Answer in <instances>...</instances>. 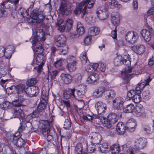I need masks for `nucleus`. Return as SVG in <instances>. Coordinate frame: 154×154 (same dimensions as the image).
Segmentation results:
<instances>
[{
	"instance_id": "32",
	"label": "nucleus",
	"mask_w": 154,
	"mask_h": 154,
	"mask_svg": "<svg viewBox=\"0 0 154 154\" xmlns=\"http://www.w3.org/2000/svg\"><path fill=\"white\" fill-rule=\"evenodd\" d=\"M32 48L34 51H35L38 54H41L43 52V49L42 45L39 42L36 44V45L33 46L32 45Z\"/></svg>"
},
{
	"instance_id": "43",
	"label": "nucleus",
	"mask_w": 154,
	"mask_h": 154,
	"mask_svg": "<svg viewBox=\"0 0 154 154\" xmlns=\"http://www.w3.org/2000/svg\"><path fill=\"white\" fill-rule=\"evenodd\" d=\"M82 150V144L79 143L76 145L74 150L75 154H81Z\"/></svg>"
},
{
	"instance_id": "23",
	"label": "nucleus",
	"mask_w": 154,
	"mask_h": 154,
	"mask_svg": "<svg viewBox=\"0 0 154 154\" xmlns=\"http://www.w3.org/2000/svg\"><path fill=\"white\" fill-rule=\"evenodd\" d=\"M116 129L118 134L122 135L125 133L126 127L122 122H119L116 125Z\"/></svg>"
},
{
	"instance_id": "51",
	"label": "nucleus",
	"mask_w": 154,
	"mask_h": 154,
	"mask_svg": "<svg viewBox=\"0 0 154 154\" xmlns=\"http://www.w3.org/2000/svg\"><path fill=\"white\" fill-rule=\"evenodd\" d=\"M7 4V2H5L4 4L1 5L0 7V17H2L4 14L5 11V8Z\"/></svg>"
},
{
	"instance_id": "40",
	"label": "nucleus",
	"mask_w": 154,
	"mask_h": 154,
	"mask_svg": "<svg viewBox=\"0 0 154 154\" xmlns=\"http://www.w3.org/2000/svg\"><path fill=\"white\" fill-rule=\"evenodd\" d=\"M104 118L103 120H100V119L98 120V121L102 122L103 123V125L108 128H109L111 126V123H112L110 121H109L107 119H106L105 117L103 116Z\"/></svg>"
},
{
	"instance_id": "39",
	"label": "nucleus",
	"mask_w": 154,
	"mask_h": 154,
	"mask_svg": "<svg viewBox=\"0 0 154 154\" xmlns=\"http://www.w3.org/2000/svg\"><path fill=\"white\" fill-rule=\"evenodd\" d=\"M120 147L117 144H114L110 146L112 154H118L120 151Z\"/></svg>"
},
{
	"instance_id": "15",
	"label": "nucleus",
	"mask_w": 154,
	"mask_h": 154,
	"mask_svg": "<svg viewBox=\"0 0 154 154\" xmlns=\"http://www.w3.org/2000/svg\"><path fill=\"white\" fill-rule=\"evenodd\" d=\"M75 89V88H69L66 89L63 92V96L65 99H75L76 97L74 94Z\"/></svg>"
},
{
	"instance_id": "5",
	"label": "nucleus",
	"mask_w": 154,
	"mask_h": 154,
	"mask_svg": "<svg viewBox=\"0 0 154 154\" xmlns=\"http://www.w3.org/2000/svg\"><path fill=\"white\" fill-rule=\"evenodd\" d=\"M77 63L76 57L69 56L67 59V67L68 70L70 72L75 71L76 69V64Z\"/></svg>"
},
{
	"instance_id": "45",
	"label": "nucleus",
	"mask_w": 154,
	"mask_h": 154,
	"mask_svg": "<svg viewBox=\"0 0 154 154\" xmlns=\"http://www.w3.org/2000/svg\"><path fill=\"white\" fill-rule=\"evenodd\" d=\"M30 93L32 95V96H36L39 93V89L38 87L36 86H32L30 88Z\"/></svg>"
},
{
	"instance_id": "20",
	"label": "nucleus",
	"mask_w": 154,
	"mask_h": 154,
	"mask_svg": "<svg viewBox=\"0 0 154 154\" xmlns=\"http://www.w3.org/2000/svg\"><path fill=\"white\" fill-rule=\"evenodd\" d=\"M42 133L48 141H50L53 138L51 134L50 128L49 125L44 127L42 130Z\"/></svg>"
},
{
	"instance_id": "54",
	"label": "nucleus",
	"mask_w": 154,
	"mask_h": 154,
	"mask_svg": "<svg viewBox=\"0 0 154 154\" xmlns=\"http://www.w3.org/2000/svg\"><path fill=\"white\" fill-rule=\"evenodd\" d=\"M20 14L24 18H28L29 14L27 12L26 10L23 8H21L20 9Z\"/></svg>"
},
{
	"instance_id": "50",
	"label": "nucleus",
	"mask_w": 154,
	"mask_h": 154,
	"mask_svg": "<svg viewBox=\"0 0 154 154\" xmlns=\"http://www.w3.org/2000/svg\"><path fill=\"white\" fill-rule=\"evenodd\" d=\"M37 82V80L35 78H32L28 80L26 82V84L27 86H33Z\"/></svg>"
},
{
	"instance_id": "36",
	"label": "nucleus",
	"mask_w": 154,
	"mask_h": 154,
	"mask_svg": "<svg viewBox=\"0 0 154 154\" xmlns=\"http://www.w3.org/2000/svg\"><path fill=\"white\" fill-rule=\"evenodd\" d=\"M107 119L112 123L114 124L117 122L116 115L115 113H111L109 114L107 116Z\"/></svg>"
},
{
	"instance_id": "22",
	"label": "nucleus",
	"mask_w": 154,
	"mask_h": 154,
	"mask_svg": "<svg viewBox=\"0 0 154 154\" xmlns=\"http://www.w3.org/2000/svg\"><path fill=\"white\" fill-rule=\"evenodd\" d=\"M45 107V105L43 103H40L32 112V116L33 117L39 116V113L44 111Z\"/></svg>"
},
{
	"instance_id": "46",
	"label": "nucleus",
	"mask_w": 154,
	"mask_h": 154,
	"mask_svg": "<svg viewBox=\"0 0 154 154\" xmlns=\"http://www.w3.org/2000/svg\"><path fill=\"white\" fill-rule=\"evenodd\" d=\"M31 13L30 17L32 19L36 20L37 19L38 16V11L36 10L31 9Z\"/></svg>"
},
{
	"instance_id": "21",
	"label": "nucleus",
	"mask_w": 154,
	"mask_h": 154,
	"mask_svg": "<svg viewBox=\"0 0 154 154\" xmlns=\"http://www.w3.org/2000/svg\"><path fill=\"white\" fill-rule=\"evenodd\" d=\"M66 37L64 35L61 34L57 36L56 39V44L58 47H62L66 45Z\"/></svg>"
},
{
	"instance_id": "58",
	"label": "nucleus",
	"mask_w": 154,
	"mask_h": 154,
	"mask_svg": "<svg viewBox=\"0 0 154 154\" xmlns=\"http://www.w3.org/2000/svg\"><path fill=\"white\" fill-rule=\"evenodd\" d=\"M144 131L147 134H150L152 133V131L150 126L149 125H146L143 127Z\"/></svg>"
},
{
	"instance_id": "38",
	"label": "nucleus",
	"mask_w": 154,
	"mask_h": 154,
	"mask_svg": "<svg viewBox=\"0 0 154 154\" xmlns=\"http://www.w3.org/2000/svg\"><path fill=\"white\" fill-rule=\"evenodd\" d=\"M106 8L112 9L118 6V2L115 0L112 1L111 2H106L105 3Z\"/></svg>"
},
{
	"instance_id": "34",
	"label": "nucleus",
	"mask_w": 154,
	"mask_h": 154,
	"mask_svg": "<svg viewBox=\"0 0 154 154\" xmlns=\"http://www.w3.org/2000/svg\"><path fill=\"white\" fill-rule=\"evenodd\" d=\"M111 21L112 23L117 27L120 22V19L119 15H112Z\"/></svg>"
},
{
	"instance_id": "30",
	"label": "nucleus",
	"mask_w": 154,
	"mask_h": 154,
	"mask_svg": "<svg viewBox=\"0 0 154 154\" xmlns=\"http://www.w3.org/2000/svg\"><path fill=\"white\" fill-rule=\"evenodd\" d=\"M135 106L132 103L125 106L123 109V111L125 113H134Z\"/></svg>"
},
{
	"instance_id": "25",
	"label": "nucleus",
	"mask_w": 154,
	"mask_h": 154,
	"mask_svg": "<svg viewBox=\"0 0 154 154\" xmlns=\"http://www.w3.org/2000/svg\"><path fill=\"white\" fill-rule=\"evenodd\" d=\"M25 99L23 97L18 96V97H16L15 100L12 102L13 105L15 106H20L23 105V102L24 101Z\"/></svg>"
},
{
	"instance_id": "4",
	"label": "nucleus",
	"mask_w": 154,
	"mask_h": 154,
	"mask_svg": "<svg viewBox=\"0 0 154 154\" xmlns=\"http://www.w3.org/2000/svg\"><path fill=\"white\" fill-rule=\"evenodd\" d=\"M59 11L62 14L70 15L72 13L70 5L64 0L62 1L60 7Z\"/></svg>"
},
{
	"instance_id": "42",
	"label": "nucleus",
	"mask_w": 154,
	"mask_h": 154,
	"mask_svg": "<svg viewBox=\"0 0 154 154\" xmlns=\"http://www.w3.org/2000/svg\"><path fill=\"white\" fill-rule=\"evenodd\" d=\"M58 49V54L61 55H65L68 53V48L67 45H65Z\"/></svg>"
},
{
	"instance_id": "7",
	"label": "nucleus",
	"mask_w": 154,
	"mask_h": 154,
	"mask_svg": "<svg viewBox=\"0 0 154 154\" xmlns=\"http://www.w3.org/2000/svg\"><path fill=\"white\" fill-rule=\"evenodd\" d=\"M12 113L13 114V118H18L20 120V122H22L23 120L26 125V123L29 122V120H27L25 118V116L23 111L21 109L18 108V109H14L12 111Z\"/></svg>"
},
{
	"instance_id": "11",
	"label": "nucleus",
	"mask_w": 154,
	"mask_h": 154,
	"mask_svg": "<svg viewBox=\"0 0 154 154\" xmlns=\"http://www.w3.org/2000/svg\"><path fill=\"white\" fill-rule=\"evenodd\" d=\"M96 13L97 16L101 20L106 19L108 16L109 12L106 8H104L103 7H101L98 9Z\"/></svg>"
},
{
	"instance_id": "37",
	"label": "nucleus",
	"mask_w": 154,
	"mask_h": 154,
	"mask_svg": "<svg viewBox=\"0 0 154 154\" xmlns=\"http://www.w3.org/2000/svg\"><path fill=\"white\" fill-rule=\"evenodd\" d=\"M108 149V146L106 142H104L102 144H100L99 145L98 150L101 152L103 153Z\"/></svg>"
},
{
	"instance_id": "59",
	"label": "nucleus",
	"mask_w": 154,
	"mask_h": 154,
	"mask_svg": "<svg viewBox=\"0 0 154 154\" xmlns=\"http://www.w3.org/2000/svg\"><path fill=\"white\" fill-rule=\"evenodd\" d=\"M92 38L90 36H87L84 40V43L85 45H88L91 44Z\"/></svg>"
},
{
	"instance_id": "55",
	"label": "nucleus",
	"mask_w": 154,
	"mask_h": 154,
	"mask_svg": "<svg viewBox=\"0 0 154 154\" xmlns=\"http://www.w3.org/2000/svg\"><path fill=\"white\" fill-rule=\"evenodd\" d=\"M7 72V70L2 66L0 67V78L5 76Z\"/></svg>"
},
{
	"instance_id": "6",
	"label": "nucleus",
	"mask_w": 154,
	"mask_h": 154,
	"mask_svg": "<svg viewBox=\"0 0 154 154\" xmlns=\"http://www.w3.org/2000/svg\"><path fill=\"white\" fill-rule=\"evenodd\" d=\"M138 38L137 33L132 31L128 32L125 36L126 40L129 43L132 44L135 43Z\"/></svg>"
},
{
	"instance_id": "18",
	"label": "nucleus",
	"mask_w": 154,
	"mask_h": 154,
	"mask_svg": "<svg viewBox=\"0 0 154 154\" xmlns=\"http://www.w3.org/2000/svg\"><path fill=\"white\" fill-rule=\"evenodd\" d=\"M104 118L103 116L96 114H93L92 116H91L90 114H86L82 116V118L83 119L91 122L94 119H96L101 120H103Z\"/></svg>"
},
{
	"instance_id": "44",
	"label": "nucleus",
	"mask_w": 154,
	"mask_h": 154,
	"mask_svg": "<svg viewBox=\"0 0 154 154\" xmlns=\"http://www.w3.org/2000/svg\"><path fill=\"white\" fill-rule=\"evenodd\" d=\"M73 21L72 19H68L66 22V32L70 31L72 26Z\"/></svg>"
},
{
	"instance_id": "60",
	"label": "nucleus",
	"mask_w": 154,
	"mask_h": 154,
	"mask_svg": "<svg viewBox=\"0 0 154 154\" xmlns=\"http://www.w3.org/2000/svg\"><path fill=\"white\" fill-rule=\"evenodd\" d=\"M93 144L91 143L90 145L87 147V150L90 153L93 152L95 150V146Z\"/></svg>"
},
{
	"instance_id": "12",
	"label": "nucleus",
	"mask_w": 154,
	"mask_h": 154,
	"mask_svg": "<svg viewBox=\"0 0 154 154\" xmlns=\"http://www.w3.org/2000/svg\"><path fill=\"white\" fill-rule=\"evenodd\" d=\"M95 107L97 111V115L103 116V115L106 109V104L102 102H98L95 104Z\"/></svg>"
},
{
	"instance_id": "62",
	"label": "nucleus",
	"mask_w": 154,
	"mask_h": 154,
	"mask_svg": "<svg viewBox=\"0 0 154 154\" xmlns=\"http://www.w3.org/2000/svg\"><path fill=\"white\" fill-rule=\"evenodd\" d=\"M99 68L100 70L102 72H104L106 69V64L103 63H101L99 64Z\"/></svg>"
},
{
	"instance_id": "8",
	"label": "nucleus",
	"mask_w": 154,
	"mask_h": 154,
	"mask_svg": "<svg viewBox=\"0 0 154 154\" xmlns=\"http://www.w3.org/2000/svg\"><path fill=\"white\" fill-rule=\"evenodd\" d=\"M140 33L143 37L146 42L150 40L152 37L153 35L154 31L152 28L148 30L143 29L140 31Z\"/></svg>"
},
{
	"instance_id": "28",
	"label": "nucleus",
	"mask_w": 154,
	"mask_h": 154,
	"mask_svg": "<svg viewBox=\"0 0 154 154\" xmlns=\"http://www.w3.org/2000/svg\"><path fill=\"white\" fill-rule=\"evenodd\" d=\"M14 51V47L12 45H9L5 48V56L8 59H10L11 57L12 54Z\"/></svg>"
},
{
	"instance_id": "56",
	"label": "nucleus",
	"mask_w": 154,
	"mask_h": 154,
	"mask_svg": "<svg viewBox=\"0 0 154 154\" xmlns=\"http://www.w3.org/2000/svg\"><path fill=\"white\" fill-rule=\"evenodd\" d=\"M116 27L115 26V29L112 30L110 34V36L114 39L115 42L116 43L117 42V33H116Z\"/></svg>"
},
{
	"instance_id": "17",
	"label": "nucleus",
	"mask_w": 154,
	"mask_h": 154,
	"mask_svg": "<svg viewBox=\"0 0 154 154\" xmlns=\"http://www.w3.org/2000/svg\"><path fill=\"white\" fill-rule=\"evenodd\" d=\"M113 106L115 109H121L123 106L124 99L121 97H118L113 100Z\"/></svg>"
},
{
	"instance_id": "41",
	"label": "nucleus",
	"mask_w": 154,
	"mask_h": 154,
	"mask_svg": "<svg viewBox=\"0 0 154 154\" xmlns=\"http://www.w3.org/2000/svg\"><path fill=\"white\" fill-rule=\"evenodd\" d=\"M145 86V85L144 83L138 84L135 88V91L136 94H139L141 93L142 90Z\"/></svg>"
},
{
	"instance_id": "48",
	"label": "nucleus",
	"mask_w": 154,
	"mask_h": 154,
	"mask_svg": "<svg viewBox=\"0 0 154 154\" xmlns=\"http://www.w3.org/2000/svg\"><path fill=\"white\" fill-rule=\"evenodd\" d=\"M126 124L128 126H136L137 122L134 119L131 118L128 119Z\"/></svg>"
},
{
	"instance_id": "3",
	"label": "nucleus",
	"mask_w": 154,
	"mask_h": 154,
	"mask_svg": "<svg viewBox=\"0 0 154 154\" xmlns=\"http://www.w3.org/2000/svg\"><path fill=\"white\" fill-rule=\"evenodd\" d=\"M45 40L44 33L42 29H37L34 34L30 38V40L33 46L40 41H44Z\"/></svg>"
},
{
	"instance_id": "35",
	"label": "nucleus",
	"mask_w": 154,
	"mask_h": 154,
	"mask_svg": "<svg viewBox=\"0 0 154 154\" xmlns=\"http://www.w3.org/2000/svg\"><path fill=\"white\" fill-rule=\"evenodd\" d=\"M76 31L77 34L79 35H82L84 33V28L80 22H79L77 23Z\"/></svg>"
},
{
	"instance_id": "19",
	"label": "nucleus",
	"mask_w": 154,
	"mask_h": 154,
	"mask_svg": "<svg viewBox=\"0 0 154 154\" xmlns=\"http://www.w3.org/2000/svg\"><path fill=\"white\" fill-rule=\"evenodd\" d=\"M132 49L139 54H143L145 51V47L144 45L141 44L135 45L131 48Z\"/></svg>"
},
{
	"instance_id": "24",
	"label": "nucleus",
	"mask_w": 154,
	"mask_h": 154,
	"mask_svg": "<svg viewBox=\"0 0 154 154\" xmlns=\"http://www.w3.org/2000/svg\"><path fill=\"white\" fill-rule=\"evenodd\" d=\"M60 77L62 80L65 84H69L71 82L72 77L69 74L62 73Z\"/></svg>"
},
{
	"instance_id": "33",
	"label": "nucleus",
	"mask_w": 154,
	"mask_h": 154,
	"mask_svg": "<svg viewBox=\"0 0 154 154\" xmlns=\"http://www.w3.org/2000/svg\"><path fill=\"white\" fill-rule=\"evenodd\" d=\"M16 88L15 90L18 94H20L22 93H25V86L24 85L21 84L16 86Z\"/></svg>"
},
{
	"instance_id": "10",
	"label": "nucleus",
	"mask_w": 154,
	"mask_h": 154,
	"mask_svg": "<svg viewBox=\"0 0 154 154\" xmlns=\"http://www.w3.org/2000/svg\"><path fill=\"white\" fill-rule=\"evenodd\" d=\"M133 114L136 117H141L143 118L145 117L146 114L143 106L141 104H137L136 105L135 107Z\"/></svg>"
},
{
	"instance_id": "31",
	"label": "nucleus",
	"mask_w": 154,
	"mask_h": 154,
	"mask_svg": "<svg viewBox=\"0 0 154 154\" xmlns=\"http://www.w3.org/2000/svg\"><path fill=\"white\" fill-rule=\"evenodd\" d=\"M100 31L99 28L96 26L92 27L90 28L88 31L89 35L91 36H94L99 34Z\"/></svg>"
},
{
	"instance_id": "13",
	"label": "nucleus",
	"mask_w": 154,
	"mask_h": 154,
	"mask_svg": "<svg viewBox=\"0 0 154 154\" xmlns=\"http://www.w3.org/2000/svg\"><path fill=\"white\" fill-rule=\"evenodd\" d=\"M147 143V140L146 139L140 138L135 140L134 145L136 149H142L146 146Z\"/></svg>"
},
{
	"instance_id": "52",
	"label": "nucleus",
	"mask_w": 154,
	"mask_h": 154,
	"mask_svg": "<svg viewBox=\"0 0 154 154\" xmlns=\"http://www.w3.org/2000/svg\"><path fill=\"white\" fill-rule=\"evenodd\" d=\"M131 100L135 103H139L141 100V96L139 94H136Z\"/></svg>"
},
{
	"instance_id": "27",
	"label": "nucleus",
	"mask_w": 154,
	"mask_h": 154,
	"mask_svg": "<svg viewBox=\"0 0 154 154\" xmlns=\"http://www.w3.org/2000/svg\"><path fill=\"white\" fill-rule=\"evenodd\" d=\"M51 63H53V65L55 67L58 68L61 66L63 64L64 62V60L62 58L57 59V58H53L51 60Z\"/></svg>"
},
{
	"instance_id": "49",
	"label": "nucleus",
	"mask_w": 154,
	"mask_h": 154,
	"mask_svg": "<svg viewBox=\"0 0 154 154\" xmlns=\"http://www.w3.org/2000/svg\"><path fill=\"white\" fill-rule=\"evenodd\" d=\"M75 82L77 84L80 83L82 79V77L80 73H77L73 76Z\"/></svg>"
},
{
	"instance_id": "16",
	"label": "nucleus",
	"mask_w": 154,
	"mask_h": 154,
	"mask_svg": "<svg viewBox=\"0 0 154 154\" xmlns=\"http://www.w3.org/2000/svg\"><path fill=\"white\" fill-rule=\"evenodd\" d=\"M92 140L91 143L93 144H98L102 140L101 135L99 133L94 132L91 133L89 136Z\"/></svg>"
},
{
	"instance_id": "2",
	"label": "nucleus",
	"mask_w": 154,
	"mask_h": 154,
	"mask_svg": "<svg viewBox=\"0 0 154 154\" xmlns=\"http://www.w3.org/2000/svg\"><path fill=\"white\" fill-rule=\"evenodd\" d=\"M23 120L22 122H20V125L17 131L14 134H13L11 136L10 140L13 143L17 146L21 147L23 146L25 143V140L19 137L20 133L22 132L25 128L26 125Z\"/></svg>"
},
{
	"instance_id": "1",
	"label": "nucleus",
	"mask_w": 154,
	"mask_h": 154,
	"mask_svg": "<svg viewBox=\"0 0 154 154\" xmlns=\"http://www.w3.org/2000/svg\"><path fill=\"white\" fill-rule=\"evenodd\" d=\"M129 55H125L123 58L121 55H117L114 60V63L116 66H119L122 64L127 66H128L127 69H126V70L125 72V78H127L129 79H131L134 75V73L133 72V75L131 74H130V73L132 72L134 70V68L131 67H129V66L131 64V61L130 60Z\"/></svg>"
},
{
	"instance_id": "53",
	"label": "nucleus",
	"mask_w": 154,
	"mask_h": 154,
	"mask_svg": "<svg viewBox=\"0 0 154 154\" xmlns=\"http://www.w3.org/2000/svg\"><path fill=\"white\" fill-rule=\"evenodd\" d=\"M84 8V6H80V4H79V7L76 8L74 10V12L76 15H79L82 13L81 17H83L82 16L83 15V14L82 13V10Z\"/></svg>"
},
{
	"instance_id": "64",
	"label": "nucleus",
	"mask_w": 154,
	"mask_h": 154,
	"mask_svg": "<svg viewBox=\"0 0 154 154\" xmlns=\"http://www.w3.org/2000/svg\"><path fill=\"white\" fill-rule=\"evenodd\" d=\"M45 16L43 14H38L37 19L36 20V22L40 23L43 21V20L45 18Z\"/></svg>"
},
{
	"instance_id": "63",
	"label": "nucleus",
	"mask_w": 154,
	"mask_h": 154,
	"mask_svg": "<svg viewBox=\"0 0 154 154\" xmlns=\"http://www.w3.org/2000/svg\"><path fill=\"white\" fill-rule=\"evenodd\" d=\"M64 128L67 129L71 126L70 122L68 119H66L64 124Z\"/></svg>"
},
{
	"instance_id": "57",
	"label": "nucleus",
	"mask_w": 154,
	"mask_h": 154,
	"mask_svg": "<svg viewBox=\"0 0 154 154\" xmlns=\"http://www.w3.org/2000/svg\"><path fill=\"white\" fill-rule=\"evenodd\" d=\"M143 99L146 100H148L150 97V94L148 91L146 90L142 94Z\"/></svg>"
},
{
	"instance_id": "14",
	"label": "nucleus",
	"mask_w": 154,
	"mask_h": 154,
	"mask_svg": "<svg viewBox=\"0 0 154 154\" xmlns=\"http://www.w3.org/2000/svg\"><path fill=\"white\" fill-rule=\"evenodd\" d=\"M45 62V57L43 55L39 54L36 58V62L38 67L37 71L38 72H40L43 66L44 65Z\"/></svg>"
},
{
	"instance_id": "26",
	"label": "nucleus",
	"mask_w": 154,
	"mask_h": 154,
	"mask_svg": "<svg viewBox=\"0 0 154 154\" xmlns=\"http://www.w3.org/2000/svg\"><path fill=\"white\" fill-rule=\"evenodd\" d=\"M98 79V75L96 73H93L91 74L88 77L87 82L88 83H93L97 82Z\"/></svg>"
},
{
	"instance_id": "47",
	"label": "nucleus",
	"mask_w": 154,
	"mask_h": 154,
	"mask_svg": "<svg viewBox=\"0 0 154 154\" xmlns=\"http://www.w3.org/2000/svg\"><path fill=\"white\" fill-rule=\"evenodd\" d=\"M86 53L85 51L83 52L80 56V59L82 63L85 64L87 62V59L86 57Z\"/></svg>"
},
{
	"instance_id": "29",
	"label": "nucleus",
	"mask_w": 154,
	"mask_h": 154,
	"mask_svg": "<svg viewBox=\"0 0 154 154\" xmlns=\"http://www.w3.org/2000/svg\"><path fill=\"white\" fill-rule=\"evenodd\" d=\"M104 95L105 99L109 101L112 99L113 97L115 96V93L113 90H106Z\"/></svg>"
},
{
	"instance_id": "61",
	"label": "nucleus",
	"mask_w": 154,
	"mask_h": 154,
	"mask_svg": "<svg viewBox=\"0 0 154 154\" xmlns=\"http://www.w3.org/2000/svg\"><path fill=\"white\" fill-rule=\"evenodd\" d=\"M51 57L50 58V60H52L53 58H54L53 57H55V54L56 52H57L58 53V49L57 50L55 48V47H52L51 48Z\"/></svg>"
},
{
	"instance_id": "9",
	"label": "nucleus",
	"mask_w": 154,
	"mask_h": 154,
	"mask_svg": "<svg viewBox=\"0 0 154 154\" xmlns=\"http://www.w3.org/2000/svg\"><path fill=\"white\" fill-rule=\"evenodd\" d=\"M95 0H86L80 3V6H84V8L82 10V13L83 14L82 17L84 16L86 13L87 8L90 9L92 8L94 4Z\"/></svg>"
}]
</instances>
